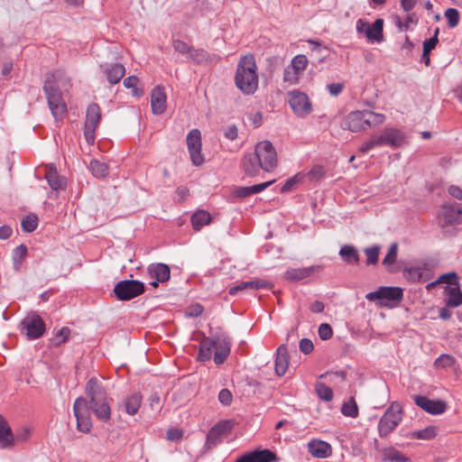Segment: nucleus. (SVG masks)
Segmentation results:
<instances>
[{"instance_id": "f257e3e1", "label": "nucleus", "mask_w": 462, "mask_h": 462, "mask_svg": "<svg viewBox=\"0 0 462 462\" xmlns=\"http://www.w3.org/2000/svg\"><path fill=\"white\" fill-rule=\"evenodd\" d=\"M277 153L273 143L262 141L255 144L253 152L244 155L241 162L244 172L250 177L257 176L260 171L270 172L277 166Z\"/></svg>"}, {"instance_id": "f03ea898", "label": "nucleus", "mask_w": 462, "mask_h": 462, "mask_svg": "<svg viewBox=\"0 0 462 462\" xmlns=\"http://www.w3.org/2000/svg\"><path fill=\"white\" fill-rule=\"evenodd\" d=\"M236 87L244 95H254L259 87V77L255 58L252 53L242 56L235 73Z\"/></svg>"}, {"instance_id": "7ed1b4c3", "label": "nucleus", "mask_w": 462, "mask_h": 462, "mask_svg": "<svg viewBox=\"0 0 462 462\" xmlns=\"http://www.w3.org/2000/svg\"><path fill=\"white\" fill-rule=\"evenodd\" d=\"M85 393L89 399L88 403L95 416L102 421L109 420L111 408L102 383L95 377L90 378L86 384Z\"/></svg>"}, {"instance_id": "20e7f679", "label": "nucleus", "mask_w": 462, "mask_h": 462, "mask_svg": "<svg viewBox=\"0 0 462 462\" xmlns=\"http://www.w3.org/2000/svg\"><path fill=\"white\" fill-rule=\"evenodd\" d=\"M385 116L374 111L356 110L349 113L343 121V127L351 132L356 133L374 128L383 124Z\"/></svg>"}, {"instance_id": "39448f33", "label": "nucleus", "mask_w": 462, "mask_h": 462, "mask_svg": "<svg viewBox=\"0 0 462 462\" xmlns=\"http://www.w3.org/2000/svg\"><path fill=\"white\" fill-rule=\"evenodd\" d=\"M403 407L399 402H393L378 421L377 430L381 438H387L401 424Z\"/></svg>"}, {"instance_id": "423d86ee", "label": "nucleus", "mask_w": 462, "mask_h": 462, "mask_svg": "<svg viewBox=\"0 0 462 462\" xmlns=\"http://www.w3.org/2000/svg\"><path fill=\"white\" fill-rule=\"evenodd\" d=\"M309 65L308 58L303 54H298L292 58L291 63L284 69L282 82L286 87L300 84L304 71Z\"/></svg>"}, {"instance_id": "0eeeda50", "label": "nucleus", "mask_w": 462, "mask_h": 462, "mask_svg": "<svg viewBox=\"0 0 462 462\" xmlns=\"http://www.w3.org/2000/svg\"><path fill=\"white\" fill-rule=\"evenodd\" d=\"M43 90L52 116L56 120L62 119L67 113V105L61 97L60 89L52 85V81L46 79Z\"/></svg>"}, {"instance_id": "6e6552de", "label": "nucleus", "mask_w": 462, "mask_h": 462, "mask_svg": "<svg viewBox=\"0 0 462 462\" xmlns=\"http://www.w3.org/2000/svg\"><path fill=\"white\" fill-rule=\"evenodd\" d=\"M90 411V405L85 398L79 397L75 400L73 412L77 420V429L83 433H88L92 429Z\"/></svg>"}, {"instance_id": "1a4fd4ad", "label": "nucleus", "mask_w": 462, "mask_h": 462, "mask_svg": "<svg viewBox=\"0 0 462 462\" xmlns=\"http://www.w3.org/2000/svg\"><path fill=\"white\" fill-rule=\"evenodd\" d=\"M365 298L370 300H379V305L389 306L391 302L399 303L403 298V291L400 287H380L377 291L369 292Z\"/></svg>"}, {"instance_id": "9d476101", "label": "nucleus", "mask_w": 462, "mask_h": 462, "mask_svg": "<svg viewBox=\"0 0 462 462\" xmlns=\"http://www.w3.org/2000/svg\"><path fill=\"white\" fill-rule=\"evenodd\" d=\"M287 96L290 107L297 116L305 117L312 112V104L306 93L294 89Z\"/></svg>"}, {"instance_id": "9b49d317", "label": "nucleus", "mask_w": 462, "mask_h": 462, "mask_svg": "<svg viewBox=\"0 0 462 462\" xmlns=\"http://www.w3.org/2000/svg\"><path fill=\"white\" fill-rule=\"evenodd\" d=\"M143 292L144 284L137 280L121 281L114 288V293L119 300H130Z\"/></svg>"}, {"instance_id": "f8f14e48", "label": "nucleus", "mask_w": 462, "mask_h": 462, "mask_svg": "<svg viewBox=\"0 0 462 462\" xmlns=\"http://www.w3.org/2000/svg\"><path fill=\"white\" fill-rule=\"evenodd\" d=\"M20 329L29 339H37L43 335L45 324L36 312H30L22 320Z\"/></svg>"}, {"instance_id": "ddd939ff", "label": "nucleus", "mask_w": 462, "mask_h": 462, "mask_svg": "<svg viewBox=\"0 0 462 462\" xmlns=\"http://www.w3.org/2000/svg\"><path fill=\"white\" fill-rule=\"evenodd\" d=\"M101 120L100 107L97 104L92 103L87 108L84 136L89 144H93L96 139V128Z\"/></svg>"}, {"instance_id": "4468645a", "label": "nucleus", "mask_w": 462, "mask_h": 462, "mask_svg": "<svg viewBox=\"0 0 462 462\" xmlns=\"http://www.w3.org/2000/svg\"><path fill=\"white\" fill-rule=\"evenodd\" d=\"M187 145L193 165H202L205 159L201 153V134L199 129H192L189 131L187 135Z\"/></svg>"}, {"instance_id": "2eb2a0df", "label": "nucleus", "mask_w": 462, "mask_h": 462, "mask_svg": "<svg viewBox=\"0 0 462 462\" xmlns=\"http://www.w3.org/2000/svg\"><path fill=\"white\" fill-rule=\"evenodd\" d=\"M214 343L215 355H214V362L217 365L223 364L228 357L231 351V338L224 334L220 333L215 336L212 338Z\"/></svg>"}, {"instance_id": "dca6fc26", "label": "nucleus", "mask_w": 462, "mask_h": 462, "mask_svg": "<svg viewBox=\"0 0 462 462\" xmlns=\"http://www.w3.org/2000/svg\"><path fill=\"white\" fill-rule=\"evenodd\" d=\"M414 402L420 409L432 415H439L446 411L447 402L442 400H430L423 395H415Z\"/></svg>"}, {"instance_id": "f3484780", "label": "nucleus", "mask_w": 462, "mask_h": 462, "mask_svg": "<svg viewBox=\"0 0 462 462\" xmlns=\"http://www.w3.org/2000/svg\"><path fill=\"white\" fill-rule=\"evenodd\" d=\"M439 218L445 226L462 223V206L456 203L443 205Z\"/></svg>"}, {"instance_id": "a211bd4d", "label": "nucleus", "mask_w": 462, "mask_h": 462, "mask_svg": "<svg viewBox=\"0 0 462 462\" xmlns=\"http://www.w3.org/2000/svg\"><path fill=\"white\" fill-rule=\"evenodd\" d=\"M147 276L151 280L150 285L158 287L159 282H166L171 277V271L167 264L152 263L147 268Z\"/></svg>"}, {"instance_id": "6ab92c4d", "label": "nucleus", "mask_w": 462, "mask_h": 462, "mask_svg": "<svg viewBox=\"0 0 462 462\" xmlns=\"http://www.w3.org/2000/svg\"><path fill=\"white\" fill-rule=\"evenodd\" d=\"M308 451L314 457L327 458L332 455V447L326 441L312 439L308 443Z\"/></svg>"}, {"instance_id": "aec40b11", "label": "nucleus", "mask_w": 462, "mask_h": 462, "mask_svg": "<svg viewBox=\"0 0 462 462\" xmlns=\"http://www.w3.org/2000/svg\"><path fill=\"white\" fill-rule=\"evenodd\" d=\"M151 107L154 115H162L166 110V94L162 87L157 86L152 89Z\"/></svg>"}, {"instance_id": "412c9836", "label": "nucleus", "mask_w": 462, "mask_h": 462, "mask_svg": "<svg viewBox=\"0 0 462 462\" xmlns=\"http://www.w3.org/2000/svg\"><path fill=\"white\" fill-rule=\"evenodd\" d=\"M44 178L52 190L59 191L66 189L67 181L58 174L54 165L46 166Z\"/></svg>"}, {"instance_id": "4be33fe9", "label": "nucleus", "mask_w": 462, "mask_h": 462, "mask_svg": "<svg viewBox=\"0 0 462 462\" xmlns=\"http://www.w3.org/2000/svg\"><path fill=\"white\" fill-rule=\"evenodd\" d=\"M321 269L322 267L320 265H312L303 268H292L286 271L284 277L286 280L291 282H299L310 277L316 272H319Z\"/></svg>"}, {"instance_id": "5701e85b", "label": "nucleus", "mask_w": 462, "mask_h": 462, "mask_svg": "<svg viewBox=\"0 0 462 462\" xmlns=\"http://www.w3.org/2000/svg\"><path fill=\"white\" fill-rule=\"evenodd\" d=\"M289 368V355L285 345H281L276 350L274 371L276 375L283 376Z\"/></svg>"}, {"instance_id": "b1692460", "label": "nucleus", "mask_w": 462, "mask_h": 462, "mask_svg": "<svg viewBox=\"0 0 462 462\" xmlns=\"http://www.w3.org/2000/svg\"><path fill=\"white\" fill-rule=\"evenodd\" d=\"M271 287H272L271 282L262 280V279H256L254 281L242 282L241 283L231 287L228 291V293L230 295H236L239 291H245V290L255 291V290H259V289H268Z\"/></svg>"}, {"instance_id": "393cba45", "label": "nucleus", "mask_w": 462, "mask_h": 462, "mask_svg": "<svg viewBox=\"0 0 462 462\" xmlns=\"http://www.w3.org/2000/svg\"><path fill=\"white\" fill-rule=\"evenodd\" d=\"M383 134L386 146L400 147L405 141V134L396 128H385Z\"/></svg>"}, {"instance_id": "a878e982", "label": "nucleus", "mask_w": 462, "mask_h": 462, "mask_svg": "<svg viewBox=\"0 0 462 462\" xmlns=\"http://www.w3.org/2000/svg\"><path fill=\"white\" fill-rule=\"evenodd\" d=\"M14 436L7 421L0 415V448H6L13 445Z\"/></svg>"}, {"instance_id": "bb28decb", "label": "nucleus", "mask_w": 462, "mask_h": 462, "mask_svg": "<svg viewBox=\"0 0 462 462\" xmlns=\"http://www.w3.org/2000/svg\"><path fill=\"white\" fill-rule=\"evenodd\" d=\"M366 38L371 42H380L383 39V20L376 19L372 24H369L366 32Z\"/></svg>"}, {"instance_id": "cd10ccee", "label": "nucleus", "mask_w": 462, "mask_h": 462, "mask_svg": "<svg viewBox=\"0 0 462 462\" xmlns=\"http://www.w3.org/2000/svg\"><path fill=\"white\" fill-rule=\"evenodd\" d=\"M419 282H425L432 279L435 263L430 261H420L417 263Z\"/></svg>"}, {"instance_id": "c85d7f7f", "label": "nucleus", "mask_w": 462, "mask_h": 462, "mask_svg": "<svg viewBox=\"0 0 462 462\" xmlns=\"http://www.w3.org/2000/svg\"><path fill=\"white\" fill-rule=\"evenodd\" d=\"M106 79L112 85L117 84L125 74V69L122 64L115 63L105 69Z\"/></svg>"}, {"instance_id": "c756f323", "label": "nucleus", "mask_w": 462, "mask_h": 462, "mask_svg": "<svg viewBox=\"0 0 462 462\" xmlns=\"http://www.w3.org/2000/svg\"><path fill=\"white\" fill-rule=\"evenodd\" d=\"M339 255L348 264H357L359 263L358 251L353 245H343L339 250Z\"/></svg>"}, {"instance_id": "7c9ffc66", "label": "nucleus", "mask_w": 462, "mask_h": 462, "mask_svg": "<svg viewBox=\"0 0 462 462\" xmlns=\"http://www.w3.org/2000/svg\"><path fill=\"white\" fill-rule=\"evenodd\" d=\"M211 222V215L206 210H198L191 216V224L195 230H200Z\"/></svg>"}, {"instance_id": "2f4dec72", "label": "nucleus", "mask_w": 462, "mask_h": 462, "mask_svg": "<svg viewBox=\"0 0 462 462\" xmlns=\"http://www.w3.org/2000/svg\"><path fill=\"white\" fill-rule=\"evenodd\" d=\"M143 396L139 393H134L128 396L125 401V411L129 415H134L139 411Z\"/></svg>"}, {"instance_id": "473e14b6", "label": "nucleus", "mask_w": 462, "mask_h": 462, "mask_svg": "<svg viewBox=\"0 0 462 462\" xmlns=\"http://www.w3.org/2000/svg\"><path fill=\"white\" fill-rule=\"evenodd\" d=\"M447 294L449 296L447 300L448 307H457L462 304V292L458 285L446 286Z\"/></svg>"}, {"instance_id": "72a5a7b5", "label": "nucleus", "mask_w": 462, "mask_h": 462, "mask_svg": "<svg viewBox=\"0 0 462 462\" xmlns=\"http://www.w3.org/2000/svg\"><path fill=\"white\" fill-rule=\"evenodd\" d=\"M397 254L398 245L396 243H393L388 249L387 254L383 260V264L390 273H395L397 271L396 268L394 267V263L397 259Z\"/></svg>"}, {"instance_id": "f704fd0d", "label": "nucleus", "mask_w": 462, "mask_h": 462, "mask_svg": "<svg viewBox=\"0 0 462 462\" xmlns=\"http://www.w3.org/2000/svg\"><path fill=\"white\" fill-rule=\"evenodd\" d=\"M212 348H214V343L211 337H205L200 343L198 360L201 362L209 361L212 356Z\"/></svg>"}, {"instance_id": "c9c22d12", "label": "nucleus", "mask_w": 462, "mask_h": 462, "mask_svg": "<svg viewBox=\"0 0 462 462\" xmlns=\"http://www.w3.org/2000/svg\"><path fill=\"white\" fill-rule=\"evenodd\" d=\"M249 453L253 462H273L277 460L275 453L270 449H255Z\"/></svg>"}, {"instance_id": "e433bc0d", "label": "nucleus", "mask_w": 462, "mask_h": 462, "mask_svg": "<svg viewBox=\"0 0 462 462\" xmlns=\"http://www.w3.org/2000/svg\"><path fill=\"white\" fill-rule=\"evenodd\" d=\"M217 57L215 55L211 56L208 51L203 49H194L192 48V51L189 57V60H193L198 64H208L210 63Z\"/></svg>"}, {"instance_id": "4c0bfd02", "label": "nucleus", "mask_w": 462, "mask_h": 462, "mask_svg": "<svg viewBox=\"0 0 462 462\" xmlns=\"http://www.w3.org/2000/svg\"><path fill=\"white\" fill-rule=\"evenodd\" d=\"M46 79L52 81V85L58 88L61 87L65 90H68V88L71 86L70 79L62 71L60 70L49 75Z\"/></svg>"}, {"instance_id": "58836bf2", "label": "nucleus", "mask_w": 462, "mask_h": 462, "mask_svg": "<svg viewBox=\"0 0 462 462\" xmlns=\"http://www.w3.org/2000/svg\"><path fill=\"white\" fill-rule=\"evenodd\" d=\"M438 434V428L430 425L427 426L423 430H414L411 433V437L416 439L430 440L434 439Z\"/></svg>"}, {"instance_id": "ea45409f", "label": "nucleus", "mask_w": 462, "mask_h": 462, "mask_svg": "<svg viewBox=\"0 0 462 462\" xmlns=\"http://www.w3.org/2000/svg\"><path fill=\"white\" fill-rule=\"evenodd\" d=\"M89 170L98 179L106 178L108 175V165L98 160H92L90 162Z\"/></svg>"}, {"instance_id": "a19ab883", "label": "nucleus", "mask_w": 462, "mask_h": 462, "mask_svg": "<svg viewBox=\"0 0 462 462\" xmlns=\"http://www.w3.org/2000/svg\"><path fill=\"white\" fill-rule=\"evenodd\" d=\"M383 460L391 462H409L410 458L405 457L401 451L391 447L383 450Z\"/></svg>"}, {"instance_id": "79ce46f5", "label": "nucleus", "mask_w": 462, "mask_h": 462, "mask_svg": "<svg viewBox=\"0 0 462 462\" xmlns=\"http://www.w3.org/2000/svg\"><path fill=\"white\" fill-rule=\"evenodd\" d=\"M384 145H385V141H384L383 134L382 133V134H380L378 136H374V137L370 138L369 140H367L365 143H364L363 145L359 148V151L363 153H366L370 150H372L375 147H380V146H384Z\"/></svg>"}, {"instance_id": "37998d69", "label": "nucleus", "mask_w": 462, "mask_h": 462, "mask_svg": "<svg viewBox=\"0 0 462 462\" xmlns=\"http://www.w3.org/2000/svg\"><path fill=\"white\" fill-rule=\"evenodd\" d=\"M341 412L350 418H356L358 416V407L354 397H351L342 404Z\"/></svg>"}, {"instance_id": "c03bdc74", "label": "nucleus", "mask_w": 462, "mask_h": 462, "mask_svg": "<svg viewBox=\"0 0 462 462\" xmlns=\"http://www.w3.org/2000/svg\"><path fill=\"white\" fill-rule=\"evenodd\" d=\"M316 393L318 394V396L323 400V401H326V402H329L333 399V391L331 390L330 387H328V385H326L325 383H322V382H318L316 383Z\"/></svg>"}, {"instance_id": "a18cd8bd", "label": "nucleus", "mask_w": 462, "mask_h": 462, "mask_svg": "<svg viewBox=\"0 0 462 462\" xmlns=\"http://www.w3.org/2000/svg\"><path fill=\"white\" fill-rule=\"evenodd\" d=\"M226 430V424L225 423H218L215 425L211 430L208 431L207 436V440L209 443L216 444L217 439L224 434Z\"/></svg>"}, {"instance_id": "49530a36", "label": "nucleus", "mask_w": 462, "mask_h": 462, "mask_svg": "<svg viewBox=\"0 0 462 462\" xmlns=\"http://www.w3.org/2000/svg\"><path fill=\"white\" fill-rule=\"evenodd\" d=\"M226 430V424L225 423H218L215 425L211 430L208 431L207 436V440L209 443L216 444L217 439L224 434Z\"/></svg>"}, {"instance_id": "de8ad7c7", "label": "nucleus", "mask_w": 462, "mask_h": 462, "mask_svg": "<svg viewBox=\"0 0 462 462\" xmlns=\"http://www.w3.org/2000/svg\"><path fill=\"white\" fill-rule=\"evenodd\" d=\"M172 48L176 52L185 55L189 59L193 47L181 40L173 39Z\"/></svg>"}, {"instance_id": "09e8293b", "label": "nucleus", "mask_w": 462, "mask_h": 462, "mask_svg": "<svg viewBox=\"0 0 462 462\" xmlns=\"http://www.w3.org/2000/svg\"><path fill=\"white\" fill-rule=\"evenodd\" d=\"M138 81L139 79L135 76H130L124 79V86L126 88H132L133 95L135 97H140L143 93L142 88H137Z\"/></svg>"}, {"instance_id": "8fccbe9b", "label": "nucleus", "mask_w": 462, "mask_h": 462, "mask_svg": "<svg viewBox=\"0 0 462 462\" xmlns=\"http://www.w3.org/2000/svg\"><path fill=\"white\" fill-rule=\"evenodd\" d=\"M38 226V218L35 215H29L22 221V228L24 232H33Z\"/></svg>"}, {"instance_id": "3c124183", "label": "nucleus", "mask_w": 462, "mask_h": 462, "mask_svg": "<svg viewBox=\"0 0 462 462\" xmlns=\"http://www.w3.org/2000/svg\"><path fill=\"white\" fill-rule=\"evenodd\" d=\"M455 362L456 359L452 356L443 354L434 361V366L436 368H448L451 367Z\"/></svg>"}, {"instance_id": "603ef678", "label": "nucleus", "mask_w": 462, "mask_h": 462, "mask_svg": "<svg viewBox=\"0 0 462 462\" xmlns=\"http://www.w3.org/2000/svg\"><path fill=\"white\" fill-rule=\"evenodd\" d=\"M379 252L380 247L378 245L365 248V254L366 255V264H375L378 261Z\"/></svg>"}, {"instance_id": "864d4df0", "label": "nucleus", "mask_w": 462, "mask_h": 462, "mask_svg": "<svg viewBox=\"0 0 462 462\" xmlns=\"http://www.w3.org/2000/svg\"><path fill=\"white\" fill-rule=\"evenodd\" d=\"M439 29H436L434 35L424 41L423 42V56L430 54L432 50H434L439 42L438 39Z\"/></svg>"}, {"instance_id": "5fc2aeb1", "label": "nucleus", "mask_w": 462, "mask_h": 462, "mask_svg": "<svg viewBox=\"0 0 462 462\" xmlns=\"http://www.w3.org/2000/svg\"><path fill=\"white\" fill-rule=\"evenodd\" d=\"M448 23L450 28L456 27L459 23V13L455 8H448L445 12Z\"/></svg>"}, {"instance_id": "6e6d98bb", "label": "nucleus", "mask_w": 462, "mask_h": 462, "mask_svg": "<svg viewBox=\"0 0 462 462\" xmlns=\"http://www.w3.org/2000/svg\"><path fill=\"white\" fill-rule=\"evenodd\" d=\"M418 268H417V263L412 265V266H409V267H406L404 268L403 270V275L405 277L406 280H408L409 282H419V273H418Z\"/></svg>"}, {"instance_id": "4d7b16f0", "label": "nucleus", "mask_w": 462, "mask_h": 462, "mask_svg": "<svg viewBox=\"0 0 462 462\" xmlns=\"http://www.w3.org/2000/svg\"><path fill=\"white\" fill-rule=\"evenodd\" d=\"M439 284L448 283L450 285H458L457 274L454 272L444 273L437 279Z\"/></svg>"}, {"instance_id": "13d9d810", "label": "nucleus", "mask_w": 462, "mask_h": 462, "mask_svg": "<svg viewBox=\"0 0 462 462\" xmlns=\"http://www.w3.org/2000/svg\"><path fill=\"white\" fill-rule=\"evenodd\" d=\"M325 169L320 165H315L308 173L310 180H319L325 176Z\"/></svg>"}, {"instance_id": "bf43d9fd", "label": "nucleus", "mask_w": 462, "mask_h": 462, "mask_svg": "<svg viewBox=\"0 0 462 462\" xmlns=\"http://www.w3.org/2000/svg\"><path fill=\"white\" fill-rule=\"evenodd\" d=\"M332 335H333V330L329 324L322 323L319 327V336L322 340H328V339L331 338Z\"/></svg>"}, {"instance_id": "052dcab7", "label": "nucleus", "mask_w": 462, "mask_h": 462, "mask_svg": "<svg viewBox=\"0 0 462 462\" xmlns=\"http://www.w3.org/2000/svg\"><path fill=\"white\" fill-rule=\"evenodd\" d=\"M233 400L231 392L228 389H222L218 393V401L223 405H230Z\"/></svg>"}, {"instance_id": "680f3d73", "label": "nucleus", "mask_w": 462, "mask_h": 462, "mask_svg": "<svg viewBox=\"0 0 462 462\" xmlns=\"http://www.w3.org/2000/svg\"><path fill=\"white\" fill-rule=\"evenodd\" d=\"M320 378H324L328 383H333L337 379H340L341 381H345L346 375L343 372H336V373H327L320 375Z\"/></svg>"}, {"instance_id": "e2e57ef3", "label": "nucleus", "mask_w": 462, "mask_h": 462, "mask_svg": "<svg viewBox=\"0 0 462 462\" xmlns=\"http://www.w3.org/2000/svg\"><path fill=\"white\" fill-rule=\"evenodd\" d=\"M314 346L310 339L309 338H302L300 341V350L308 355L313 351Z\"/></svg>"}, {"instance_id": "0e129e2a", "label": "nucleus", "mask_w": 462, "mask_h": 462, "mask_svg": "<svg viewBox=\"0 0 462 462\" xmlns=\"http://www.w3.org/2000/svg\"><path fill=\"white\" fill-rule=\"evenodd\" d=\"M224 136L230 141L236 140L238 136L237 127L235 125H228L224 132Z\"/></svg>"}, {"instance_id": "69168bd1", "label": "nucleus", "mask_w": 462, "mask_h": 462, "mask_svg": "<svg viewBox=\"0 0 462 462\" xmlns=\"http://www.w3.org/2000/svg\"><path fill=\"white\" fill-rule=\"evenodd\" d=\"M70 335V329L69 328H62L59 330L56 335L57 344L64 343Z\"/></svg>"}, {"instance_id": "338daca9", "label": "nucleus", "mask_w": 462, "mask_h": 462, "mask_svg": "<svg viewBox=\"0 0 462 462\" xmlns=\"http://www.w3.org/2000/svg\"><path fill=\"white\" fill-rule=\"evenodd\" d=\"M166 435L169 440H179L182 438V430L175 428H171L167 430Z\"/></svg>"}, {"instance_id": "774afa93", "label": "nucleus", "mask_w": 462, "mask_h": 462, "mask_svg": "<svg viewBox=\"0 0 462 462\" xmlns=\"http://www.w3.org/2000/svg\"><path fill=\"white\" fill-rule=\"evenodd\" d=\"M448 192L451 197L462 200V189L458 186L451 185L448 189Z\"/></svg>"}]
</instances>
